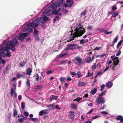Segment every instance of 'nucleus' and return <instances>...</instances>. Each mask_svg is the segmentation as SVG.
Masks as SVG:
<instances>
[{"label": "nucleus", "instance_id": "1a4fd4ad", "mask_svg": "<svg viewBox=\"0 0 123 123\" xmlns=\"http://www.w3.org/2000/svg\"><path fill=\"white\" fill-rule=\"evenodd\" d=\"M49 111V110L47 109L41 111L39 113V116H41L43 114H46L48 113Z\"/></svg>", "mask_w": 123, "mask_h": 123}, {"label": "nucleus", "instance_id": "20e7f679", "mask_svg": "<svg viewBox=\"0 0 123 123\" xmlns=\"http://www.w3.org/2000/svg\"><path fill=\"white\" fill-rule=\"evenodd\" d=\"M60 3L58 0L55 3H53L50 6L48 7V9H46L44 12V14H46L47 16H52V11L55 9L57 7H59L61 5V3Z\"/></svg>", "mask_w": 123, "mask_h": 123}, {"label": "nucleus", "instance_id": "8fccbe9b", "mask_svg": "<svg viewBox=\"0 0 123 123\" xmlns=\"http://www.w3.org/2000/svg\"><path fill=\"white\" fill-rule=\"evenodd\" d=\"M34 32L36 35H37L38 33V31L36 29L34 30Z\"/></svg>", "mask_w": 123, "mask_h": 123}, {"label": "nucleus", "instance_id": "f257e3e1", "mask_svg": "<svg viewBox=\"0 0 123 123\" xmlns=\"http://www.w3.org/2000/svg\"><path fill=\"white\" fill-rule=\"evenodd\" d=\"M18 43V40L15 39L6 42H3L0 45V56L5 57L10 56L11 53L9 51L10 48L12 51H14L16 50L15 47Z\"/></svg>", "mask_w": 123, "mask_h": 123}, {"label": "nucleus", "instance_id": "9d476101", "mask_svg": "<svg viewBox=\"0 0 123 123\" xmlns=\"http://www.w3.org/2000/svg\"><path fill=\"white\" fill-rule=\"evenodd\" d=\"M13 89L11 88V90L10 92L11 95L13 96L14 98L17 97V94L16 92Z\"/></svg>", "mask_w": 123, "mask_h": 123}, {"label": "nucleus", "instance_id": "69168bd1", "mask_svg": "<svg viewBox=\"0 0 123 123\" xmlns=\"http://www.w3.org/2000/svg\"><path fill=\"white\" fill-rule=\"evenodd\" d=\"M96 68V65L95 64H94L92 66V69L94 70Z\"/></svg>", "mask_w": 123, "mask_h": 123}, {"label": "nucleus", "instance_id": "f8f14e48", "mask_svg": "<svg viewBox=\"0 0 123 123\" xmlns=\"http://www.w3.org/2000/svg\"><path fill=\"white\" fill-rule=\"evenodd\" d=\"M116 118L118 121L117 122H123V116H118L116 117Z\"/></svg>", "mask_w": 123, "mask_h": 123}, {"label": "nucleus", "instance_id": "4c0bfd02", "mask_svg": "<svg viewBox=\"0 0 123 123\" xmlns=\"http://www.w3.org/2000/svg\"><path fill=\"white\" fill-rule=\"evenodd\" d=\"M17 112L16 110H14L13 111V117H15L17 115Z\"/></svg>", "mask_w": 123, "mask_h": 123}, {"label": "nucleus", "instance_id": "4d7b16f0", "mask_svg": "<svg viewBox=\"0 0 123 123\" xmlns=\"http://www.w3.org/2000/svg\"><path fill=\"white\" fill-rule=\"evenodd\" d=\"M118 39V36H117L116 37L115 39H114L113 41H114V42H115V43L116 42L117 40Z\"/></svg>", "mask_w": 123, "mask_h": 123}, {"label": "nucleus", "instance_id": "7ed1b4c3", "mask_svg": "<svg viewBox=\"0 0 123 123\" xmlns=\"http://www.w3.org/2000/svg\"><path fill=\"white\" fill-rule=\"evenodd\" d=\"M50 20L46 15H44L43 17L38 18L35 20L33 22H32L28 24V26L34 28H35L40 24V22L43 24L45 23L46 21H49Z\"/></svg>", "mask_w": 123, "mask_h": 123}, {"label": "nucleus", "instance_id": "c85d7f7f", "mask_svg": "<svg viewBox=\"0 0 123 123\" xmlns=\"http://www.w3.org/2000/svg\"><path fill=\"white\" fill-rule=\"evenodd\" d=\"M30 119L32 121L35 123H36L38 120V119L37 118H30Z\"/></svg>", "mask_w": 123, "mask_h": 123}, {"label": "nucleus", "instance_id": "13d9d810", "mask_svg": "<svg viewBox=\"0 0 123 123\" xmlns=\"http://www.w3.org/2000/svg\"><path fill=\"white\" fill-rule=\"evenodd\" d=\"M25 103H22L21 104V105L22 106V109H23L25 107Z\"/></svg>", "mask_w": 123, "mask_h": 123}, {"label": "nucleus", "instance_id": "e2e57ef3", "mask_svg": "<svg viewBox=\"0 0 123 123\" xmlns=\"http://www.w3.org/2000/svg\"><path fill=\"white\" fill-rule=\"evenodd\" d=\"M112 62V61L110 60L109 61H107L106 63H107L108 65H110L111 64Z\"/></svg>", "mask_w": 123, "mask_h": 123}, {"label": "nucleus", "instance_id": "0eeeda50", "mask_svg": "<svg viewBox=\"0 0 123 123\" xmlns=\"http://www.w3.org/2000/svg\"><path fill=\"white\" fill-rule=\"evenodd\" d=\"M105 102L104 98L102 97H98L96 100V103L98 104H99L100 103L103 104Z\"/></svg>", "mask_w": 123, "mask_h": 123}, {"label": "nucleus", "instance_id": "bb28decb", "mask_svg": "<svg viewBox=\"0 0 123 123\" xmlns=\"http://www.w3.org/2000/svg\"><path fill=\"white\" fill-rule=\"evenodd\" d=\"M66 49L67 50L72 49H73V48L71 46H70V44L68 45L66 47Z\"/></svg>", "mask_w": 123, "mask_h": 123}, {"label": "nucleus", "instance_id": "37998d69", "mask_svg": "<svg viewBox=\"0 0 123 123\" xmlns=\"http://www.w3.org/2000/svg\"><path fill=\"white\" fill-rule=\"evenodd\" d=\"M25 65V63L23 62H22L20 64V66L21 67H23Z\"/></svg>", "mask_w": 123, "mask_h": 123}, {"label": "nucleus", "instance_id": "a211bd4d", "mask_svg": "<svg viewBox=\"0 0 123 123\" xmlns=\"http://www.w3.org/2000/svg\"><path fill=\"white\" fill-rule=\"evenodd\" d=\"M71 108L72 109H76L77 105L76 104L74 103L71 104Z\"/></svg>", "mask_w": 123, "mask_h": 123}, {"label": "nucleus", "instance_id": "bf43d9fd", "mask_svg": "<svg viewBox=\"0 0 123 123\" xmlns=\"http://www.w3.org/2000/svg\"><path fill=\"white\" fill-rule=\"evenodd\" d=\"M13 88L14 90H15L16 88V86L15 83L13 84Z\"/></svg>", "mask_w": 123, "mask_h": 123}, {"label": "nucleus", "instance_id": "6ab92c4d", "mask_svg": "<svg viewBox=\"0 0 123 123\" xmlns=\"http://www.w3.org/2000/svg\"><path fill=\"white\" fill-rule=\"evenodd\" d=\"M26 72H27L25 73L26 74L28 75H30L31 73L32 72V70L31 68H28L26 70Z\"/></svg>", "mask_w": 123, "mask_h": 123}, {"label": "nucleus", "instance_id": "cd10ccee", "mask_svg": "<svg viewBox=\"0 0 123 123\" xmlns=\"http://www.w3.org/2000/svg\"><path fill=\"white\" fill-rule=\"evenodd\" d=\"M123 41L122 40H121L118 43L117 46V49H118L119 47L121 46V44L122 43Z\"/></svg>", "mask_w": 123, "mask_h": 123}, {"label": "nucleus", "instance_id": "4468645a", "mask_svg": "<svg viewBox=\"0 0 123 123\" xmlns=\"http://www.w3.org/2000/svg\"><path fill=\"white\" fill-rule=\"evenodd\" d=\"M67 2L69 4L68 5V7H70L73 5V1L72 0H67Z\"/></svg>", "mask_w": 123, "mask_h": 123}, {"label": "nucleus", "instance_id": "680f3d73", "mask_svg": "<svg viewBox=\"0 0 123 123\" xmlns=\"http://www.w3.org/2000/svg\"><path fill=\"white\" fill-rule=\"evenodd\" d=\"M121 51L120 50H119L118 52L117 53V54L116 55L117 56H118L121 53Z\"/></svg>", "mask_w": 123, "mask_h": 123}, {"label": "nucleus", "instance_id": "7c9ffc66", "mask_svg": "<svg viewBox=\"0 0 123 123\" xmlns=\"http://www.w3.org/2000/svg\"><path fill=\"white\" fill-rule=\"evenodd\" d=\"M76 75L78 76V78H80L82 76V75L80 71H78L77 72L76 74Z\"/></svg>", "mask_w": 123, "mask_h": 123}, {"label": "nucleus", "instance_id": "338daca9", "mask_svg": "<svg viewBox=\"0 0 123 123\" xmlns=\"http://www.w3.org/2000/svg\"><path fill=\"white\" fill-rule=\"evenodd\" d=\"M70 45L73 47L77 46V44H70Z\"/></svg>", "mask_w": 123, "mask_h": 123}, {"label": "nucleus", "instance_id": "5fc2aeb1", "mask_svg": "<svg viewBox=\"0 0 123 123\" xmlns=\"http://www.w3.org/2000/svg\"><path fill=\"white\" fill-rule=\"evenodd\" d=\"M101 72H98L96 76L94 77V78H96L99 75H100L101 73Z\"/></svg>", "mask_w": 123, "mask_h": 123}, {"label": "nucleus", "instance_id": "3c124183", "mask_svg": "<svg viewBox=\"0 0 123 123\" xmlns=\"http://www.w3.org/2000/svg\"><path fill=\"white\" fill-rule=\"evenodd\" d=\"M117 9V7H116V6H113L112 7V9L114 11L116 10Z\"/></svg>", "mask_w": 123, "mask_h": 123}, {"label": "nucleus", "instance_id": "473e14b6", "mask_svg": "<svg viewBox=\"0 0 123 123\" xmlns=\"http://www.w3.org/2000/svg\"><path fill=\"white\" fill-rule=\"evenodd\" d=\"M26 86H28L29 87L30 86V82L29 80L28 79L27 80L26 83Z\"/></svg>", "mask_w": 123, "mask_h": 123}, {"label": "nucleus", "instance_id": "aec40b11", "mask_svg": "<svg viewBox=\"0 0 123 123\" xmlns=\"http://www.w3.org/2000/svg\"><path fill=\"white\" fill-rule=\"evenodd\" d=\"M35 77V80L37 82H39L40 80L41 77L38 75L37 74L34 76Z\"/></svg>", "mask_w": 123, "mask_h": 123}, {"label": "nucleus", "instance_id": "79ce46f5", "mask_svg": "<svg viewBox=\"0 0 123 123\" xmlns=\"http://www.w3.org/2000/svg\"><path fill=\"white\" fill-rule=\"evenodd\" d=\"M24 114L25 115V116L27 117L29 115V113L28 112L26 111H25L24 112Z\"/></svg>", "mask_w": 123, "mask_h": 123}, {"label": "nucleus", "instance_id": "58836bf2", "mask_svg": "<svg viewBox=\"0 0 123 123\" xmlns=\"http://www.w3.org/2000/svg\"><path fill=\"white\" fill-rule=\"evenodd\" d=\"M112 32V31L108 32L106 30L104 31V33L107 35H109L111 34Z\"/></svg>", "mask_w": 123, "mask_h": 123}, {"label": "nucleus", "instance_id": "ea45409f", "mask_svg": "<svg viewBox=\"0 0 123 123\" xmlns=\"http://www.w3.org/2000/svg\"><path fill=\"white\" fill-rule=\"evenodd\" d=\"M56 48V49H54V50L55 51H57L58 49H59V47L58 46V45H57L56 47H54L53 48L54 49L55 48Z\"/></svg>", "mask_w": 123, "mask_h": 123}, {"label": "nucleus", "instance_id": "423d86ee", "mask_svg": "<svg viewBox=\"0 0 123 123\" xmlns=\"http://www.w3.org/2000/svg\"><path fill=\"white\" fill-rule=\"evenodd\" d=\"M28 35V34L27 33H22L21 34H19L18 39L19 40L23 41Z\"/></svg>", "mask_w": 123, "mask_h": 123}, {"label": "nucleus", "instance_id": "412c9836", "mask_svg": "<svg viewBox=\"0 0 123 123\" xmlns=\"http://www.w3.org/2000/svg\"><path fill=\"white\" fill-rule=\"evenodd\" d=\"M68 53L67 52L63 54H61L58 55V57H60L65 56L66 55H68Z\"/></svg>", "mask_w": 123, "mask_h": 123}, {"label": "nucleus", "instance_id": "2f4dec72", "mask_svg": "<svg viewBox=\"0 0 123 123\" xmlns=\"http://www.w3.org/2000/svg\"><path fill=\"white\" fill-rule=\"evenodd\" d=\"M97 91V89L95 88L91 92L92 94H94Z\"/></svg>", "mask_w": 123, "mask_h": 123}, {"label": "nucleus", "instance_id": "603ef678", "mask_svg": "<svg viewBox=\"0 0 123 123\" xmlns=\"http://www.w3.org/2000/svg\"><path fill=\"white\" fill-rule=\"evenodd\" d=\"M16 75L18 78H19L20 77L22 76H23L22 74H19L18 73Z\"/></svg>", "mask_w": 123, "mask_h": 123}, {"label": "nucleus", "instance_id": "4be33fe9", "mask_svg": "<svg viewBox=\"0 0 123 123\" xmlns=\"http://www.w3.org/2000/svg\"><path fill=\"white\" fill-rule=\"evenodd\" d=\"M28 28H26V30L27 32H28L29 33L33 31V29L29 27H30V26H28V25H27Z\"/></svg>", "mask_w": 123, "mask_h": 123}, {"label": "nucleus", "instance_id": "774afa93", "mask_svg": "<svg viewBox=\"0 0 123 123\" xmlns=\"http://www.w3.org/2000/svg\"><path fill=\"white\" fill-rule=\"evenodd\" d=\"M92 26H88V27L87 28V29L89 30H90L92 29Z\"/></svg>", "mask_w": 123, "mask_h": 123}, {"label": "nucleus", "instance_id": "a19ab883", "mask_svg": "<svg viewBox=\"0 0 123 123\" xmlns=\"http://www.w3.org/2000/svg\"><path fill=\"white\" fill-rule=\"evenodd\" d=\"M54 72V70H49L46 72L47 74H49L53 73Z\"/></svg>", "mask_w": 123, "mask_h": 123}, {"label": "nucleus", "instance_id": "b1692460", "mask_svg": "<svg viewBox=\"0 0 123 123\" xmlns=\"http://www.w3.org/2000/svg\"><path fill=\"white\" fill-rule=\"evenodd\" d=\"M86 62L87 63L91 62V57H88L85 60Z\"/></svg>", "mask_w": 123, "mask_h": 123}, {"label": "nucleus", "instance_id": "e433bc0d", "mask_svg": "<svg viewBox=\"0 0 123 123\" xmlns=\"http://www.w3.org/2000/svg\"><path fill=\"white\" fill-rule=\"evenodd\" d=\"M42 86L41 85H37L36 87V89L37 90H39L40 89L42 88Z\"/></svg>", "mask_w": 123, "mask_h": 123}, {"label": "nucleus", "instance_id": "c03bdc74", "mask_svg": "<svg viewBox=\"0 0 123 123\" xmlns=\"http://www.w3.org/2000/svg\"><path fill=\"white\" fill-rule=\"evenodd\" d=\"M85 43V40L84 39H81L80 40V44H84Z\"/></svg>", "mask_w": 123, "mask_h": 123}, {"label": "nucleus", "instance_id": "c9c22d12", "mask_svg": "<svg viewBox=\"0 0 123 123\" xmlns=\"http://www.w3.org/2000/svg\"><path fill=\"white\" fill-rule=\"evenodd\" d=\"M100 113L104 115H106L108 114V112L106 111H101Z\"/></svg>", "mask_w": 123, "mask_h": 123}, {"label": "nucleus", "instance_id": "09e8293b", "mask_svg": "<svg viewBox=\"0 0 123 123\" xmlns=\"http://www.w3.org/2000/svg\"><path fill=\"white\" fill-rule=\"evenodd\" d=\"M106 105L105 104H104L103 105V107L102 108H100V110H103L104 109L106 108Z\"/></svg>", "mask_w": 123, "mask_h": 123}, {"label": "nucleus", "instance_id": "c756f323", "mask_svg": "<svg viewBox=\"0 0 123 123\" xmlns=\"http://www.w3.org/2000/svg\"><path fill=\"white\" fill-rule=\"evenodd\" d=\"M58 13V11L57 10H55V9L52 12V14H55V15H57Z\"/></svg>", "mask_w": 123, "mask_h": 123}, {"label": "nucleus", "instance_id": "6e6552de", "mask_svg": "<svg viewBox=\"0 0 123 123\" xmlns=\"http://www.w3.org/2000/svg\"><path fill=\"white\" fill-rule=\"evenodd\" d=\"M111 58L113 61L114 65H117L119 62L118 58L117 57H116L115 56H111Z\"/></svg>", "mask_w": 123, "mask_h": 123}, {"label": "nucleus", "instance_id": "864d4df0", "mask_svg": "<svg viewBox=\"0 0 123 123\" xmlns=\"http://www.w3.org/2000/svg\"><path fill=\"white\" fill-rule=\"evenodd\" d=\"M86 10H84L83 12L81 13L80 14L81 16L84 15L86 13Z\"/></svg>", "mask_w": 123, "mask_h": 123}, {"label": "nucleus", "instance_id": "ddd939ff", "mask_svg": "<svg viewBox=\"0 0 123 123\" xmlns=\"http://www.w3.org/2000/svg\"><path fill=\"white\" fill-rule=\"evenodd\" d=\"M113 85V83L110 81L108 82L106 84V86L109 88L111 87Z\"/></svg>", "mask_w": 123, "mask_h": 123}, {"label": "nucleus", "instance_id": "393cba45", "mask_svg": "<svg viewBox=\"0 0 123 123\" xmlns=\"http://www.w3.org/2000/svg\"><path fill=\"white\" fill-rule=\"evenodd\" d=\"M86 85V83L83 82L82 81H80L78 85L79 86H85Z\"/></svg>", "mask_w": 123, "mask_h": 123}, {"label": "nucleus", "instance_id": "dca6fc26", "mask_svg": "<svg viewBox=\"0 0 123 123\" xmlns=\"http://www.w3.org/2000/svg\"><path fill=\"white\" fill-rule=\"evenodd\" d=\"M55 105L54 104H50L48 107V109L50 110H53L55 109Z\"/></svg>", "mask_w": 123, "mask_h": 123}, {"label": "nucleus", "instance_id": "f704fd0d", "mask_svg": "<svg viewBox=\"0 0 123 123\" xmlns=\"http://www.w3.org/2000/svg\"><path fill=\"white\" fill-rule=\"evenodd\" d=\"M60 80L62 82H64L65 81V79L64 77H61L60 78Z\"/></svg>", "mask_w": 123, "mask_h": 123}, {"label": "nucleus", "instance_id": "5701e85b", "mask_svg": "<svg viewBox=\"0 0 123 123\" xmlns=\"http://www.w3.org/2000/svg\"><path fill=\"white\" fill-rule=\"evenodd\" d=\"M118 13L117 12H112V17H116L118 15Z\"/></svg>", "mask_w": 123, "mask_h": 123}, {"label": "nucleus", "instance_id": "72a5a7b5", "mask_svg": "<svg viewBox=\"0 0 123 123\" xmlns=\"http://www.w3.org/2000/svg\"><path fill=\"white\" fill-rule=\"evenodd\" d=\"M105 93L106 92H105V91H103L99 95L98 97H102L104 94H104H105Z\"/></svg>", "mask_w": 123, "mask_h": 123}, {"label": "nucleus", "instance_id": "49530a36", "mask_svg": "<svg viewBox=\"0 0 123 123\" xmlns=\"http://www.w3.org/2000/svg\"><path fill=\"white\" fill-rule=\"evenodd\" d=\"M35 38L37 41H39V37L37 35H35Z\"/></svg>", "mask_w": 123, "mask_h": 123}, {"label": "nucleus", "instance_id": "39448f33", "mask_svg": "<svg viewBox=\"0 0 123 123\" xmlns=\"http://www.w3.org/2000/svg\"><path fill=\"white\" fill-rule=\"evenodd\" d=\"M74 63L77 65H80L83 63V62L79 56L75 57L73 60Z\"/></svg>", "mask_w": 123, "mask_h": 123}, {"label": "nucleus", "instance_id": "6e6d98bb", "mask_svg": "<svg viewBox=\"0 0 123 123\" xmlns=\"http://www.w3.org/2000/svg\"><path fill=\"white\" fill-rule=\"evenodd\" d=\"M106 54L105 53H104L102 54V55H99V58H101L102 57H103V56H105L106 55Z\"/></svg>", "mask_w": 123, "mask_h": 123}, {"label": "nucleus", "instance_id": "a18cd8bd", "mask_svg": "<svg viewBox=\"0 0 123 123\" xmlns=\"http://www.w3.org/2000/svg\"><path fill=\"white\" fill-rule=\"evenodd\" d=\"M93 73H90L89 72H88L87 75L86 76L87 77H90L92 76L93 74Z\"/></svg>", "mask_w": 123, "mask_h": 123}, {"label": "nucleus", "instance_id": "f03ea898", "mask_svg": "<svg viewBox=\"0 0 123 123\" xmlns=\"http://www.w3.org/2000/svg\"><path fill=\"white\" fill-rule=\"evenodd\" d=\"M85 28H83V26L81 23H78L76 25L75 29V32L73 36H71L72 34V32L73 30L71 31L68 33L70 35L71 37H69V39L67 41L69 42L72 40H74L76 37L81 36L85 32Z\"/></svg>", "mask_w": 123, "mask_h": 123}, {"label": "nucleus", "instance_id": "a878e982", "mask_svg": "<svg viewBox=\"0 0 123 123\" xmlns=\"http://www.w3.org/2000/svg\"><path fill=\"white\" fill-rule=\"evenodd\" d=\"M10 66L9 65H8L7 66L5 70L3 72L5 74H6V73L7 72V71L8 69L10 68Z\"/></svg>", "mask_w": 123, "mask_h": 123}, {"label": "nucleus", "instance_id": "052dcab7", "mask_svg": "<svg viewBox=\"0 0 123 123\" xmlns=\"http://www.w3.org/2000/svg\"><path fill=\"white\" fill-rule=\"evenodd\" d=\"M100 117V116H98V115H96L94 116L92 118V119H96L98 117Z\"/></svg>", "mask_w": 123, "mask_h": 123}, {"label": "nucleus", "instance_id": "9b49d317", "mask_svg": "<svg viewBox=\"0 0 123 123\" xmlns=\"http://www.w3.org/2000/svg\"><path fill=\"white\" fill-rule=\"evenodd\" d=\"M20 118H19L18 119L19 122L21 123H22L23 122L24 120H26L27 118L24 117V116L22 115H20Z\"/></svg>", "mask_w": 123, "mask_h": 123}, {"label": "nucleus", "instance_id": "f3484780", "mask_svg": "<svg viewBox=\"0 0 123 123\" xmlns=\"http://www.w3.org/2000/svg\"><path fill=\"white\" fill-rule=\"evenodd\" d=\"M58 98V96H55L54 95H52L50 97L49 99L50 101H51L52 100H55Z\"/></svg>", "mask_w": 123, "mask_h": 123}, {"label": "nucleus", "instance_id": "0e129e2a", "mask_svg": "<svg viewBox=\"0 0 123 123\" xmlns=\"http://www.w3.org/2000/svg\"><path fill=\"white\" fill-rule=\"evenodd\" d=\"M93 109H91L90 111H89V112H88L87 113V114H90L91 113L92 111H93Z\"/></svg>", "mask_w": 123, "mask_h": 123}, {"label": "nucleus", "instance_id": "de8ad7c7", "mask_svg": "<svg viewBox=\"0 0 123 123\" xmlns=\"http://www.w3.org/2000/svg\"><path fill=\"white\" fill-rule=\"evenodd\" d=\"M105 86V85L104 84H103L101 85V89H100V90L101 91H102L103 90V89H104Z\"/></svg>", "mask_w": 123, "mask_h": 123}, {"label": "nucleus", "instance_id": "2eb2a0df", "mask_svg": "<svg viewBox=\"0 0 123 123\" xmlns=\"http://www.w3.org/2000/svg\"><path fill=\"white\" fill-rule=\"evenodd\" d=\"M70 117L72 119H73L74 118V111H72L69 113Z\"/></svg>", "mask_w": 123, "mask_h": 123}]
</instances>
